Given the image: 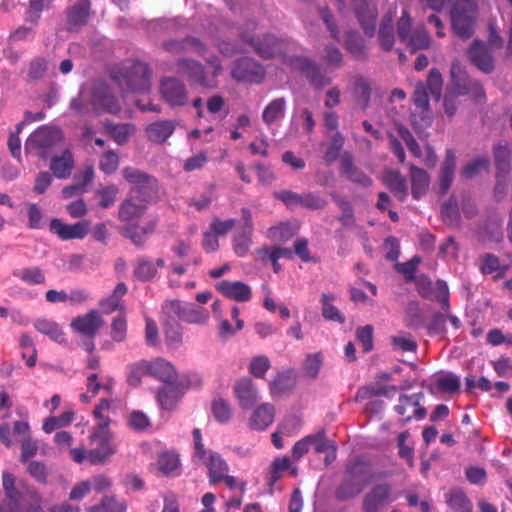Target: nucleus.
Wrapping results in <instances>:
<instances>
[{"mask_svg": "<svg viewBox=\"0 0 512 512\" xmlns=\"http://www.w3.org/2000/svg\"><path fill=\"white\" fill-rule=\"evenodd\" d=\"M378 477L369 460L356 457L346 463L341 481L335 488L334 497L341 502L353 500Z\"/></svg>", "mask_w": 512, "mask_h": 512, "instance_id": "obj_1", "label": "nucleus"}, {"mask_svg": "<svg viewBox=\"0 0 512 512\" xmlns=\"http://www.w3.org/2000/svg\"><path fill=\"white\" fill-rule=\"evenodd\" d=\"M2 485L5 497L0 503V512H40L41 496L36 490L16 485L14 475L3 472Z\"/></svg>", "mask_w": 512, "mask_h": 512, "instance_id": "obj_2", "label": "nucleus"}, {"mask_svg": "<svg viewBox=\"0 0 512 512\" xmlns=\"http://www.w3.org/2000/svg\"><path fill=\"white\" fill-rule=\"evenodd\" d=\"M89 439L92 448L87 453V459L91 464L105 463L117 451L113 433L105 424L102 427H94Z\"/></svg>", "mask_w": 512, "mask_h": 512, "instance_id": "obj_3", "label": "nucleus"}, {"mask_svg": "<svg viewBox=\"0 0 512 512\" xmlns=\"http://www.w3.org/2000/svg\"><path fill=\"white\" fill-rule=\"evenodd\" d=\"M63 134L60 129L49 126H41L35 130L25 142V151L34 153L46 159L53 147L60 144Z\"/></svg>", "mask_w": 512, "mask_h": 512, "instance_id": "obj_4", "label": "nucleus"}, {"mask_svg": "<svg viewBox=\"0 0 512 512\" xmlns=\"http://www.w3.org/2000/svg\"><path fill=\"white\" fill-rule=\"evenodd\" d=\"M150 69L146 63L133 62L130 66L121 68L115 79L122 88L132 92H144L150 87Z\"/></svg>", "mask_w": 512, "mask_h": 512, "instance_id": "obj_5", "label": "nucleus"}, {"mask_svg": "<svg viewBox=\"0 0 512 512\" xmlns=\"http://www.w3.org/2000/svg\"><path fill=\"white\" fill-rule=\"evenodd\" d=\"M162 311L189 324H205L210 318L206 308L179 300L166 301L162 306Z\"/></svg>", "mask_w": 512, "mask_h": 512, "instance_id": "obj_6", "label": "nucleus"}, {"mask_svg": "<svg viewBox=\"0 0 512 512\" xmlns=\"http://www.w3.org/2000/svg\"><path fill=\"white\" fill-rule=\"evenodd\" d=\"M393 487L388 482L374 484L363 495L362 512H384L394 501Z\"/></svg>", "mask_w": 512, "mask_h": 512, "instance_id": "obj_7", "label": "nucleus"}, {"mask_svg": "<svg viewBox=\"0 0 512 512\" xmlns=\"http://www.w3.org/2000/svg\"><path fill=\"white\" fill-rule=\"evenodd\" d=\"M122 173L125 180L133 185L130 194L143 197V201H149L156 195L158 182L153 176L133 167H125Z\"/></svg>", "mask_w": 512, "mask_h": 512, "instance_id": "obj_8", "label": "nucleus"}, {"mask_svg": "<svg viewBox=\"0 0 512 512\" xmlns=\"http://www.w3.org/2000/svg\"><path fill=\"white\" fill-rule=\"evenodd\" d=\"M273 196L282 201L289 209L301 206L307 209L320 210L325 208L327 201L313 192L298 194L290 190L275 191Z\"/></svg>", "mask_w": 512, "mask_h": 512, "instance_id": "obj_9", "label": "nucleus"}, {"mask_svg": "<svg viewBox=\"0 0 512 512\" xmlns=\"http://www.w3.org/2000/svg\"><path fill=\"white\" fill-rule=\"evenodd\" d=\"M231 76L238 82L261 83L265 70L250 57H242L233 63Z\"/></svg>", "mask_w": 512, "mask_h": 512, "instance_id": "obj_10", "label": "nucleus"}, {"mask_svg": "<svg viewBox=\"0 0 512 512\" xmlns=\"http://www.w3.org/2000/svg\"><path fill=\"white\" fill-rule=\"evenodd\" d=\"M160 93L165 102L172 107L184 106L188 103L186 85L179 78H163L160 82Z\"/></svg>", "mask_w": 512, "mask_h": 512, "instance_id": "obj_11", "label": "nucleus"}, {"mask_svg": "<svg viewBox=\"0 0 512 512\" xmlns=\"http://www.w3.org/2000/svg\"><path fill=\"white\" fill-rule=\"evenodd\" d=\"M475 8L470 2L458 4L452 15L453 28L461 38H469L473 34Z\"/></svg>", "mask_w": 512, "mask_h": 512, "instance_id": "obj_12", "label": "nucleus"}, {"mask_svg": "<svg viewBox=\"0 0 512 512\" xmlns=\"http://www.w3.org/2000/svg\"><path fill=\"white\" fill-rule=\"evenodd\" d=\"M176 72L179 75L185 76L191 84H198L203 88L212 87L207 79L204 66L190 58H179L175 62Z\"/></svg>", "mask_w": 512, "mask_h": 512, "instance_id": "obj_13", "label": "nucleus"}, {"mask_svg": "<svg viewBox=\"0 0 512 512\" xmlns=\"http://www.w3.org/2000/svg\"><path fill=\"white\" fill-rule=\"evenodd\" d=\"M89 227L90 222L88 220L79 221L75 224H67L61 219L54 218L49 224L50 232L63 241L83 239L88 234Z\"/></svg>", "mask_w": 512, "mask_h": 512, "instance_id": "obj_14", "label": "nucleus"}, {"mask_svg": "<svg viewBox=\"0 0 512 512\" xmlns=\"http://www.w3.org/2000/svg\"><path fill=\"white\" fill-rule=\"evenodd\" d=\"M90 104L96 112L104 111L114 115L121 112L119 100L105 84H99L94 87Z\"/></svg>", "mask_w": 512, "mask_h": 512, "instance_id": "obj_15", "label": "nucleus"}, {"mask_svg": "<svg viewBox=\"0 0 512 512\" xmlns=\"http://www.w3.org/2000/svg\"><path fill=\"white\" fill-rule=\"evenodd\" d=\"M416 288L423 298L436 301L443 308L448 307V287L446 282L438 280L433 284L429 279L421 277L416 283Z\"/></svg>", "mask_w": 512, "mask_h": 512, "instance_id": "obj_16", "label": "nucleus"}, {"mask_svg": "<svg viewBox=\"0 0 512 512\" xmlns=\"http://www.w3.org/2000/svg\"><path fill=\"white\" fill-rule=\"evenodd\" d=\"M143 197H137L132 194L126 198L119 207L118 218L120 221L130 225H135L140 217H142L147 209Z\"/></svg>", "mask_w": 512, "mask_h": 512, "instance_id": "obj_17", "label": "nucleus"}, {"mask_svg": "<svg viewBox=\"0 0 512 512\" xmlns=\"http://www.w3.org/2000/svg\"><path fill=\"white\" fill-rule=\"evenodd\" d=\"M240 38L243 43L250 46L257 55L264 59L272 58L279 48L278 40L272 35L254 38L248 32H243Z\"/></svg>", "mask_w": 512, "mask_h": 512, "instance_id": "obj_18", "label": "nucleus"}, {"mask_svg": "<svg viewBox=\"0 0 512 512\" xmlns=\"http://www.w3.org/2000/svg\"><path fill=\"white\" fill-rule=\"evenodd\" d=\"M495 155V164L497 167V175H496V186H495V197L497 199H502L506 192L505 185V176L508 174L510 165H509V157L510 152L508 148L504 145H498L494 150Z\"/></svg>", "mask_w": 512, "mask_h": 512, "instance_id": "obj_19", "label": "nucleus"}, {"mask_svg": "<svg viewBox=\"0 0 512 512\" xmlns=\"http://www.w3.org/2000/svg\"><path fill=\"white\" fill-rule=\"evenodd\" d=\"M104 324L102 317L96 310H91L83 316L74 318L71 327L74 331L94 338L100 327Z\"/></svg>", "mask_w": 512, "mask_h": 512, "instance_id": "obj_20", "label": "nucleus"}, {"mask_svg": "<svg viewBox=\"0 0 512 512\" xmlns=\"http://www.w3.org/2000/svg\"><path fill=\"white\" fill-rule=\"evenodd\" d=\"M421 394H413L410 396L401 395L399 397V403L395 406L396 412L404 417V420L410 421L412 417L416 419H423L426 415V409L420 406Z\"/></svg>", "mask_w": 512, "mask_h": 512, "instance_id": "obj_21", "label": "nucleus"}, {"mask_svg": "<svg viewBox=\"0 0 512 512\" xmlns=\"http://www.w3.org/2000/svg\"><path fill=\"white\" fill-rule=\"evenodd\" d=\"M219 293L228 299L238 302H247L251 299V288L241 281L223 280L216 284Z\"/></svg>", "mask_w": 512, "mask_h": 512, "instance_id": "obj_22", "label": "nucleus"}, {"mask_svg": "<svg viewBox=\"0 0 512 512\" xmlns=\"http://www.w3.org/2000/svg\"><path fill=\"white\" fill-rule=\"evenodd\" d=\"M234 393L240 407L243 409L252 408L258 400L257 388L248 377L241 378L235 383Z\"/></svg>", "mask_w": 512, "mask_h": 512, "instance_id": "obj_23", "label": "nucleus"}, {"mask_svg": "<svg viewBox=\"0 0 512 512\" xmlns=\"http://www.w3.org/2000/svg\"><path fill=\"white\" fill-rule=\"evenodd\" d=\"M355 15L365 35L372 37L376 31L377 7L362 1L356 6Z\"/></svg>", "mask_w": 512, "mask_h": 512, "instance_id": "obj_24", "label": "nucleus"}, {"mask_svg": "<svg viewBox=\"0 0 512 512\" xmlns=\"http://www.w3.org/2000/svg\"><path fill=\"white\" fill-rule=\"evenodd\" d=\"M296 385L294 371L291 369L278 372L269 382V391L273 398L282 397L292 392Z\"/></svg>", "mask_w": 512, "mask_h": 512, "instance_id": "obj_25", "label": "nucleus"}, {"mask_svg": "<svg viewBox=\"0 0 512 512\" xmlns=\"http://www.w3.org/2000/svg\"><path fill=\"white\" fill-rule=\"evenodd\" d=\"M383 184L399 201L404 202L408 197V186L406 179L397 170L388 169L382 176Z\"/></svg>", "mask_w": 512, "mask_h": 512, "instance_id": "obj_26", "label": "nucleus"}, {"mask_svg": "<svg viewBox=\"0 0 512 512\" xmlns=\"http://www.w3.org/2000/svg\"><path fill=\"white\" fill-rule=\"evenodd\" d=\"M91 3L89 0L77 1L67 13L68 30L78 31L87 24L90 16Z\"/></svg>", "mask_w": 512, "mask_h": 512, "instance_id": "obj_27", "label": "nucleus"}, {"mask_svg": "<svg viewBox=\"0 0 512 512\" xmlns=\"http://www.w3.org/2000/svg\"><path fill=\"white\" fill-rule=\"evenodd\" d=\"M150 377H153L166 385L175 384L177 372L175 367L163 358H156L149 361Z\"/></svg>", "mask_w": 512, "mask_h": 512, "instance_id": "obj_28", "label": "nucleus"}, {"mask_svg": "<svg viewBox=\"0 0 512 512\" xmlns=\"http://www.w3.org/2000/svg\"><path fill=\"white\" fill-rule=\"evenodd\" d=\"M162 46L164 50L171 53L195 52L202 55L206 50L205 45L194 37H187L183 40H168Z\"/></svg>", "mask_w": 512, "mask_h": 512, "instance_id": "obj_29", "label": "nucleus"}, {"mask_svg": "<svg viewBox=\"0 0 512 512\" xmlns=\"http://www.w3.org/2000/svg\"><path fill=\"white\" fill-rule=\"evenodd\" d=\"M275 407L270 403L259 405L250 417V427L257 431L267 429L274 421Z\"/></svg>", "mask_w": 512, "mask_h": 512, "instance_id": "obj_30", "label": "nucleus"}, {"mask_svg": "<svg viewBox=\"0 0 512 512\" xmlns=\"http://www.w3.org/2000/svg\"><path fill=\"white\" fill-rule=\"evenodd\" d=\"M469 57L473 64L484 73H490L494 69L493 58L481 42H473L469 50Z\"/></svg>", "mask_w": 512, "mask_h": 512, "instance_id": "obj_31", "label": "nucleus"}, {"mask_svg": "<svg viewBox=\"0 0 512 512\" xmlns=\"http://www.w3.org/2000/svg\"><path fill=\"white\" fill-rule=\"evenodd\" d=\"M409 170H410L412 197L415 200H419L428 191L429 184H430V177L424 169H422L414 164L410 165Z\"/></svg>", "mask_w": 512, "mask_h": 512, "instance_id": "obj_32", "label": "nucleus"}, {"mask_svg": "<svg viewBox=\"0 0 512 512\" xmlns=\"http://www.w3.org/2000/svg\"><path fill=\"white\" fill-rule=\"evenodd\" d=\"M175 124L171 120H159L148 125L145 129L147 139L151 142L162 144L174 132Z\"/></svg>", "mask_w": 512, "mask_h": 512, "instance_id": "obj_33", "label": "nucleus"}, {"mask_svg": "<svg viewBox=\"0 0 512 512\" xmlns=\"http://www.w3.org/2000/svg\"><path fill=\"white\" fill-rule=\"evenodd\" d=\"M299 68L310 84L317 89H321L331 82V79L322 72L320 67L310 60H302Z\"/></svg>", "mask_w": 512, "mask_h": 512, "instance_id": "obj_34", "label": "nucleus"}, {"mask_svg": "<svg viewBox=\"0 0 512 512\" xmlns=\"http://www.w3.org/2000/svg\"><path fill=\"white\" fill-rule=\"evenodd\" d=\"M341 170L350 181L359 184L362 187H369L372 184V179L354 165L352 156L349 154H345L342 157Z\"/></svg>", "mask_w": 512, "mask_h": 512, "instance_id": "obj_35", "label": "nucleus"}, {"mask_svg": "<svg viewBox=\"0 0 512 512\" xmlns=\"http://www.w3.org/2000/svg\"><path fill=\"white\" fill-rule=\"evenodd\" d=\"M208 468V476L210 483L216 484L221 482V478L225 473H228L229 467L226 461L215 452H210L209 457L202 460Z\"/></svg>", "mask_w": 512, "mask_h": 512, "instance_id": "obj_36", "label": "nucleus"}, {"mask_svg": "<svg viewBox=\"0 0 512 512\" xmlns=\"http://www.w3.org/2000/svg\"><path fill=\"white\" fill-rule=\"evenodd\" d=\"M74 168V159L70 151L65 150L60 156L52 158L50 169L53 174L59 179H66L71 175Z\"/></svg>", "mask_w": 512, "mask_h": 512, "instance_id": "obj_37", "label": "nucleus"}, {"mask_svg": "<svg viewBox=\"0 0 512 512\" xmlns=\"http://www.w3.org/2000/svg\"><path fill=\"white\" fill-rule=\"evenodd\" d=\"M162 325L166 341L169 345L178 346L182 343L183 333L177 318L162 312Z\"/></svg>", "mask_w": 512, "mask_h": 512, "instance_id": "obj_38", "label": "nucleus"}, {"mask_svg": "<svg viewBox=\"0 0 512 512\" xmlns=\"http://www.w3.org/2000/svg\"><path fill=\"white\" fill-rule=\"evenodd\" d=\"M104 127L107 133L118 145L126 144L130 136L135 132V126L131 123H114L112 121H106L104 123Z\"/></svg>", "mask_w": 512, "mask_h": 512, "instance_id": "obj_39", "label": "nucleus"}, {"mask_svg": "<svg viewBox=\"0 0 512 512\" xmlns=\"http://www.w3.org/2000/svg\"><path fill=\"white\" fill-rule=\"evenodd\" d=\"M286 100L284 97L269 102L262 112V120L267 126L282 120L285 116Z\"/></svg>", "mask_w": 512, "mask_h": 512, "instance_id": "obj_40", "label": "nucleus"}, {"mask_svg": "<svg viewBox=\"0 0 512 512\" xmlns=\"http://www.w3.org/2000/svg\"><path fill=\"white\" fill-rule=\"evenodd\" d=\"M127 292L128 288L126 284L124 282L118 283L114 288L113 293L100 302V307L103 312L106 314H110L116 310H121L123 312L124 308L121 305V299L127 294Z\"/></svg>", "mask_w": 512, "mask_h": 512, "instance_id": "obj_41", "label": "nucleus"}, {"mask_svg": "<svg viewBox=\"0 0 512 512\" xmlns=\"http://www.w3.org/2000/svg\"><path fill=\"white\" fill-rule=\"evenodd\" d=\"M157 274V268L152 260L146 256L137 258L133 270L134 277L142 282L151 281Z\"/></svg>", "mask_w": 512, "mask_h": 512, "instance_id": "obj_42", "label": "nucleus"}, {"mask_svg": "<svg viewBox=\"0 0 512 512\" xmlns=\"http://www.w3.org/2000/svg\"><path fill=\"white\" fill-rule=\"evenodd\" d=\"M180 398L181 392L174 384L165 385L157 395L160 406L165 410H173Z\"/></svg>", "mask_w": 512, "mask_h": 512, "instance_id": "obj_43", "label": "nucleus"}, {"mask_svg": "<svg viewBox=\"0 0 512 512\" xmlns=\"http://www.w3.org/2000/svg\"><path fill=\"white\" fill-rule=\"evenodd\" d=\"M34 327L40 333L48 336L51 340L62 343L65 341V334L61 327L54 321L47 319H37L34 322Z\"/></svg>", "mask_w": 512, "mask_h": 512, "instance_id": "obj_44", "label": "nucleus"}, {"mask_svg": "<svg viewBox=\"0 0 512 512\" xmlns=\"http://www.w3.org/2000/svg\"><path fill=\"white\" fill-rule=\"evenodd\" d=\"M157 466L159 471L166 476H173L177 474L180 466L178 454L172 451L162 452L157 459Z\"/></svg>", "mask_w": 512, "mask_h": 512, "instance_id": "obj_45", "label": "nucleus"}, {"mask_svg": "<svg viewBox=\"0 0 512 512\" xmlns=\"http://www.w3.org/2000/svg\"><path fill=\"white\" fill-rule=\"evenodd\" d=\"M344 45L346 50L356 59L365 58V45L362 37L355 31H348L345 34Z\"/></svg>", "mask_w": 512, "mask_h": 512, "instance_id": "obj_46", "label": "nucleus"}, {"mask_svg": "<svg viewBox=\"0 0 512 512\" xmlns=\"http://www.w3.org/2000/svg\"><path fill=\"white\" fill-rule=\"evenodd\" d=\"M127 382L133 387L141 384L143 376H150L149 361L140 360L127 366Z\"/></svg>", "mask_w": 512, "mask_h": 512, "instance_id": "obj_47", "label": "nucleus"}, {"mask_svg": "<svg viewBox=\"0 0 512 512\" xmlns=\"http://www.w3.org/2000/svg\"><path fill=\"white\" fill-rule=\"evenodd\" d=\"M470 87L475 88V96L479 97L482 95L481 87L477 82H472L466 76H454L450 81V95L452 94H466L469 92Z\"/></svg>", "mask_w": 512, "mask_h": 512, "instance_id": "obj_48", "label": "nucleus"}, {"mask_svg": "<svg viewBox=\"0 0 512 512\" xmlns=\"http://www.w3.org/2000/svg\"><path fill=\"white\" fill-rule=\"evenodd\" d=\"M334 299L335 297L333 294L322 293V315L326 320L335 321L342 324L345 322V316L338 310L336 306L332 305V301H334Z\"/></svg>", "mask_w": 512, "mask_h": 512, "instance_id": "obj_49", "label": "nucleus"}, {"mask_svg": "<svg viewBox=\"0 0 512 512\" xmlns=\"http://www.w3.org/2000/svg\"><path fill=\"white\" fill-rule=\"evenodd\" d=\"M13 276L21 279L28 285H40L45 282V274L39 267H28L14 270Z\"/></svg>", "mask_w": 512, "mask_h": 512, "instance_id": "obj_50", "label": "nucleus"}, {"mask_svg": "<svg viewBox=\"0 0 512 512\" xmlns=\"http://www.w3.org/2000/svg\"><path fill=\"white\" fill-rule=\"evenodd\" d=\"M298 232L297 225L290 223H281L278 226L270 227L268 230V236L274 241L286 242L295 236Z\"/></svg>", "mask_w": 512, "mask_h": 512, "instance_id": "obj_51", "label": "nucleus"}, {"mask_svg": "<svg viewBox=\"0 0 512 512\" xmlns=\"http://www.w3.org/2000/svg\"><path fill=\"white\" fill-rule=\"evenodd\" d=\"M354 95L357 102L363 110H366L370 104L371 87L369 82L363 77H357L354 82Z\"/></svg>", "mask_w": 512, "mask_h": 512, "instance_id": "obj_52", "label": "nucleus"}, {"mask_svg": "<svg viewBox=\"0 0 512 512\" xmlns=\"http://www.w3.org/2000/svg\"><path fill=\"white\" fill-rule=\"evenodd\" d=\"M379 42L381 47L390 51L394 44L393 21L390 16H385L379 29Z\"/></svg>", "mask_w": 512, "mask_h": 512, "instance_id": "obj_53", "label": "nucleus"}, {"mask_svg": "<svg viewBox=\"0 0 512 512\" xmlns=\"http://www.w3.org/2000/svg\"><path fill=\"white\" fill-rule=\"evenodd\" d=\"M252 231L242 229L233 238V250L239 257H245L252 244Z\"/></svg>", "mask_w": 512, "mask_h": 512, "instance_id": "obj_54", "label": "nucleus"}, {"mask_svg": "<svg viewBox=\"0 0 512 512\" xmlns=\"http://www.w3.org/2000/svg\"><path fill=\"white\" fill-rule=\"evenodd\" d=\"M443 77L439 70L432 68L429 71L426 83H424L427 87L432 98L436 101H440L442 96V87H443Z\"/></svg>", "mask_w": 512, "mask_h": 512, "instance_id": "obj_55", "label": "nucleus"}, {"mask_svg": "<svg viewBox=\"0 0 512 512\" xmlns=\"http://www.w3.org/2000/svg\"><path fill=\"white\" fill-rule=\"evenodd\" d=\"M73 419L74 413L71 411H65L56 417H48L43 423V431L46 433H52L58 428L69 425Z\"/></svg>", "mask_w": 512, "mask_h": 512, "instance_id": "obj_56", "label": "nucleus"}, {"mask_svg": "<svg viewBox=\"0 0 512 512\" xmlns=\"http://www.w3.org/2000/svg\"><path fill=\"white\" fill-rule=\"evenodd\" d=\"M271 368V361L265 355H258L251 359L248 370L255 378L263 379Z\"/></svg>", "mask_w": 512, "mask_h": 512, "instance_id": "obj_57", "label": "nucleus"}, {"mask_svg": "<svg viewBox=\"0 0 512 512\" xmlns=\"http://www.w3.org/2000/svg\"><path fill=\"white\" fill-rule=\"evenodd\" d=\"M408 46L411 52L426 49L430 45L429 33L424 28H417L408 38Z\"/></svg>", "mask_w": 512, "mask_h": 512, "instance_id": "obj_58", "label": "nucleus"}, {"mask_svg": "<svg viewBox=\"0 0 512 512\" xmlns=\"http://www.w3.org/2000/svg\"><path fill=\"white\" fill-rule=\"evenodd\" d=\"M344 145V137L340 132H335L331 137L330 144L324 154V160L327 164L333 163L339 156Z\"/></svg>", "mask_w": 512, "mask_h": 512, "instance_id": "obj_59", "label": "nucleus"}, {"mask_svg": "<svg viewBox=\"0 0 512 512\" xmlns=\"http://www.w3.org/2000/svg\"><path fill=\"white\" fill-rule=\"evenodd\" d=\"M211 410L214 418L220 423H227L232 415L230 404L221 398L213 400Z\"/></svg>", "mask_w": 512, "mask_h": 512, "instance_id": "obj_60", "label": "nucleus"}, {"mask_svg": "<svg viewBox=\"0 0 512 512\" xmlns=\"http://www.w3.org/2000/svg\"><path fill=\"white\" fill-rule=\"evenodd\" d=\"M118 188L115 185H107L96 190L95 196L99 199V206L109 208L114 205Z\"/></svg>", "mask_w": 512, "mask_h": 512, "instance_id": "obj_61", "label": "nucleus"}, {"mask_svg": "<svg viewBox=\"0 0 512 512\" xmlns=\"http://www.w3.org/2000/svg\"><path fill=\"white\" fill-rule=\"evenodd\" d=\"M507 268V265H502L499 259L493 255H486L482 259L481 271L484 274L496 273V277H500L506 272Z\"/></svg>", "mask_w": 512, "mask_h": 512, "instance_id": "obj_62", "label": "nucleus"}, {"mask_svg": "<svg viewBox=\"0 0 512 512\" xmlns=\"http://www.w3.org/2000/svg\"><path fill=\"white\" fill-rule=\"evenodd\" d=\"M322 355L321 353H314L307 355L304 364H303V370L305 376L309 378H315L322 366Z\"/></svg>", "mask_w": 512, "mask_h": 512, "instance_id": "obj_63", "label": "nucleus"}, {"mask_svg": "<svg viewBox=\"0 0 512 512\" xmlns=\"http://www.w3.org/2000/svg\"><path fill=\"white\" fill-rule=\"evenodd\" d=\"M128 425L133 430L142 432L151 426V422L145 413L134 410L129 414Z\"/></svg>", "mask_w": 512, "mask_h": 512, "instance_id": "obj_64", "label": "nucleus"}]
</instances>
